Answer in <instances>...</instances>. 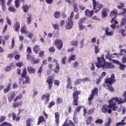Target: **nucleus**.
Returning a JSON list of instances; mask_svg holds the SVG:
<instances>
[{
	"label": "nucleus",
	"mask_w": 126,
	"mask_h": 126,
	"mask_svg": "<svg viewBox=\"0 0 126 126\" xmlns=\"http://www.w3.org/2000/svg\"><path fill=\"white\" fill-rule=\"evenodd\" d=\"M81 109H82V106H79L76 109H75L74 115L77 116V114L79 113V112L80 111V110H81Z\"/></svg>",
	"instance_id": "obj_22"
},
{
	"label": "nucleus",
	"mask_w": 126,
	"mask_h": 126,
	"mask_svg": "<svg viewBox=\"0 0 126 126\" xmlns=\"http://www.w3.org/2000/svg\"><path fill=\"white\" fill-rule=\"evenodd\" d=\"M86 20V17H84L81 18L80 20H79L78 22V25H82L83 24V22H84V21H85Z\"/></svg>",
	"instance_id": "obj_28"
},
{
	"label": "nucleus",
	"mask_w": 126,
	"mask_h": 126,
	"mask_svg": "<svg viewBox=\"0 0 126 126\" xmlns=\"http://www.w3.org/2000/svg\"><path fill=\"white\" fill-rule=\"evenodd\" d=\"M8 11H10V12H16V9H15V8H14V7H12V6H10L8 8Z\"/></svg>",
	"instance_id": "obj_32"
},
{
	"label": "nucleus",
	"mask_w": 126,
	"mask_h": 126,
	"mask_svg": "<svg viewBox=\"0 0 126 126\" xmlns=\"http://www.w3.org/2000/svg\"><path fill=\"white\" fill-rule=\"evenodd\" d=\"M67 121H68V119H66L65 121L64 122L63 124V126H69L68 123H67Z\"/></svg>",
	"instance_id": "obj_64"
},
{
	"label": "nucleus",
	"mask_w": 126,
	"mask_h": 126,
	"mask_svg": "<svg viewBox=\"0 0 126 126\" xmlns=\"http://www.w3.org/2000/svg\"><path fill=\"white\" fill-rule=\"evenodd\" d=\"M32 50L35 54H38V53H39V51H40V46L37 45H35L33 47Z\"/></svg>",
	"instance_id": "obj_21"
},
{
	"label": "nucleus",
	"mask_w": 126,
	"mask_h": 126,
	"mask_svg": "<svg viewBox=\"0 0 126 126\" xmlns=\"http://www.w3.org/2000/svg\"><path fill=\"white\" fill-rule=\"evenodd\" d=\"M85 14L87 17H92L94 14V11L93 10L89 11V9H87L85 11Z\"/></svg>",
	"instance_id": "obj_10"
},
{
	"label": "nucleus",
	"mask_w": 126,
	"mask_h": 126,
	"mask_svg": "<svg viewBox=\"0 0 126 126\" xmlns=\"http://www.w3.org/2000/svg\"><path fill=\"white\" fill-rule=\"evenodd\" d=\"M80 93H81V92L80 91H76L73 93V98L74 100L73 104L75 106H77V105H78V102H77L79 99L78 95H79Z\"/></svg>",
	"instance_id": "obj_4"
},
{
	"label": "nucleus",
	"mask_w": 126,
	"mask_h": 126,
	"mask_svg": "<svg viewBox=\"0 0 126 126\" xmlns=\"http://www.w3.org/2000/svg\"><path fill=\"white\" fill-rule=\"evenodd\" d=\"M32 15L29 14V17L27 18V23L29 25L32 22Z\"/></svg>",
	"instance_id": "obj_25"
},
{
	"label": "nucleus",
	"mask_w": 126,
	"mask_h": 126,
	"mask_svg": "<svg viewBox=\"0 0 126 126\" xmlns=\"http://www.w3.org/2000/svg\"><path fill=\"white\" fill-rule=\"evenodd\" d=\"M82 82V79H78L74 82L75 85H78V84H80V82Z\"/></svg>",
	"instance_id": "obj_41"
},
{
	"label": "nucleus",
	"mask_w": 126,
	"mask_h": 126,
	"mask_svg": "<svg viewBox=\"0 0 126 126\" xmlns=\"http://www.w3.org/2000/svg\"><path fill=\"white\" fill-rule=\"evenodd\" d=\"M100 52V48L98 45H94V53L95 54H98Z\"/></svg>",
	"instance_id": "obj_36"
},
{
	"label": "nucleus",
	"mask_w": 126,
	"mask_h": 126,
	"mask_svg": "<svg viewBox=\"0 0 126 126\" xmlns=\"http://www.w3.org/2000/svg\"><path fill=\"white\" fill-rule=\"evenodd\" d=\"M112 62H113L114 63H117V64H120L121 63L119 61L116 60H112Z\"/></svg>",
	"instance_id": "obj_63"
},
{
	"label": "nucleus",
	"mask_w": 126,
	"mask_h": 126,
	"mask_svg": "<svg viewBox=\"0 0 126 126\" xmlns=\"http://www.w3.org/2000/svg\"><path fill=\"white\" fill-rule=\"evenodd\" d=\"M61 16V12L60 11H56L54 13V17L56 19H59Z\"/></svg>",
	"instance_id": "obj_20"
},
{
	"label": "nucleus",
	"mask_w": 126,
	"mask_h": 126,
	"mask_svg": "<svg viewBox=\"0 0 126 126\" xmlns=\"http://www.w3.org/2000/svg\"><path fill=\"white\" fill-rule=\"evenodd\" d=\"M123 7H125V4L122 2L119 3V5L117 6V8L121 9V8H123Z\"/></svg>",
	"instance_id": "obj_38"
},
{
	"label": "nucleus",
	"mask_w": 126,
	"mask_h": 126,
	"mask_svg": "<svg viewBox=\"0 0 126 126\" xmlns=\"http://www.w3.org/2000/svg\"><path fill=\"white\" fill-rule=\"evenodd\" d=\"M105 58L108 61H112V54H110V52H108V54L105 55Z\"/></svg>",
	"instance_id": "obj_27"
},
{
	"label": "nucleus",
	"mask_w": 126,
	"mask_h": 126,
	"mask_svg": "<svg viewBox=\"0 0 126 126\" xmlns=\"http://www.w3.org/2000/svg\"><path fill=\"white\" fill-rule=\"evenodd\" d=\"M13 29L16 32L19 31V29H20V23L19 22H17L14 24Z\"/></svg>",
	"instance_id": "obj_14"
},
{
	"label": "nucleus",
	"mask_w": 126,
	"mask_h": 126,
	"mask_svg": "<svg viewBox=\"0 0 126 126\" xmlns=\"http://www.w3.org/2000/svg\"><path fill=\"white\" fill-rule=\"evenodd\" d=\"M30 82V78H29V76H27L25 77V80L23 81V84H26V83L29 84Z\"/></svg>",
	"instance_id": "obj_23"
},
{
	"label": "nucleus",
	"mask_w": 126,
	"mask_h": 126,
	"mask_svg": "<svg viewBox=\"0 0 126 126\" xmlns=\"http://www.w3.org/2000/svg\"><path fill=\"white\" fill-rule=\"evenodd\" d=\"M113 56H116L117 58H120V56H123V54H122L121 52L120 53H114Z\"/></svg>",
	"instance_id": "obj_53"
},
{
	"label": "nucleus",
	"mask_w": 126,
	"mask_h": 126,
	"mask_svg": "<svg viewBox=\"0 0 126 126\" xmlns=\"http://www.w3.org/2000/svg\"><path fill=\"white\" fill-rule=\"evenodd\" d=\"M41 100H45V104H48L50 101V94H45L41 97Z\"/></svg>",
	"instance_id": "obj_9"
},
{
	"label": "nucleus",
	"mask_w": 126,
	"mask_h": 126,
	"mask_svg": "<svg viewBox=\"0 0 126 126\" xmlns=\"http://www.w3.org/2000/svg\"><path fill=\"white\" fill-rule=\"evenodd\" d=\"M27 74V71L26 70V68H24L23 72L22 74V77H25Z\"/></svg>",
	"instance_id": "obj_43"
},
{
	"label": "nucleus",
	"mask_w": 126,
	"mask_h": 126,
	"mask_svg": "<svg viewBox=\"0 0 126 126\" xmlns=\"http://www.w3.org/2000/svg\"><path fill=\"white\" fill-rule=\"evenodd\" d=\"M98 88H94L92 91V94H93L94 95H97V94H98Z\"/></svg>",
	"instance_id": "obj_37"
},
{
	"label": "nucleus",
	"mask_w": 126,
	"mask_h": 126,
	"mask_svg": "<svg viewBox=\"0 0 126 126\" xmlns=\"http://www.w3.org/2000/svg\"><path fill=\"white\" fill-rule=\"evenodd\" d=\"M52 27H53L54 29L57 30L59 29V26L58 24H53L52 25Z\"/></svg>",
	"instance_id": "obj_59"
},
{
	"label": "nucleus",
	"mask_w": 126,
	"mask_h": 126,
	"mask_svg": "<svg viewBox=\"0 0 126 126\" xmlns=\"http://www.w3.org/2000/svg\"><path fill=\"white\" fill-rule=\"evenodd\" d=\"M126 122L125 123H122L121 121V122H119L116 124V126H125L126 125Z\"/></svg>",
	"instance_id": "obj_57"
},
{
	"label": "nucleus",
	"mask_w": 126,
	"mask_h": 126,
	"mask_svg": "<svg viewBox=\"0 0 126 126\" xmlns=\"http://www.w3.org/2000/svg\"><path fill=\"white\" fill-rule=\"evenodd\" d=\"M104 55L102 54L101 58L97 57V63H95V65L97 68L102 67L103 69L105 68H114V65L110 62H106Z\"/></svg>",
	"instance_id": "obj_1"
},
{
	"label": "nucleus",
	"mask_w": 126,
	"mask_h": 126,
	"mask_svg": "<svg viewBox=\"0 0 126 126\" xmlns=\"http://www.w3.org/2000/svg\"><path fill=\"white\" fill-rule=\"evenodd\" d=\"M78 41L77 40H72L71 42V46H75V47H77L78 46Z\"/></svg>",
	"instance_id": "obj_31"
},
{
	"label": "nucleus",
	"mask_w": 126,
	"mask_h": 126,
	"mask_svg": "<svg viewBox=\"0 0 126 126\" xmlns=\"http://www.w3.org/2000/svg\"><path fill=\"white\" fill-rule=\"evenodd\" d=\"M32 56L30 54H27V58L28 61H30L31 60H32Z\"/></svg>",
	"instance_id": "obj_60"
},
{
	"label": "nucleus",
	"mask_w": 126,
	"mask_h": 126,
	"mask_svg": "<svg viewBox=\"0 0 126 126\" xmlns=\"http://www.w3.org/2000/svg\"><path fill=\"white\" fill-rule=\"evenodd\" d=\"M61 103H63V99L61 98V97H58L56 104H61Z\"/></svg>",
	"instance_id": "obj_48"
},
{
	"label": "nucleus",
	"mask_w": 126,
	"mask_h": 126,
	"mask_svg": "<svg viewBox=\"0 0 126 126\" xmlns=\"http://www.w3.org/2000/svg\"><path fill=\"white\" fill-rule=\"evenodd\" d=\"M66 2H67L69 4L72 5L73 2L74 1V0H65Z\"/></svg>",
	"instance_id": "obj_55"
},
{
	"label": "nucleus",
	"mask_w": 126,
	"mask_h": 126,
	"mask_svg": "<svg viewBox=\"0 0 126 126\" xmlns=\"http://www.w3.org/2000/svg\"><path fill=\"white\" fill-rule=\"evenodd\" d=\"M22 8L25 13H27V12H28V10H29V7L28 6V5H25L23 6Z\"/></svg>",
	"instance_id": "obj_24"
},
{
	"label": "nucleus",
	"mask_w": 126,
	"mask_h": 126,
	"mask_svg": "<svg viewBox=\"0 0 126 126\" xmlns=\"http://www.w3.org/2000/svg\"><path fill=\"white\" fill-rule=\"evenodd\" d=\"M126 17L123 18L121 21V25H123V26L126 25Z\"/></svg>",
	"instance_id": "obj_44"
},
{
	"label": "nucleus",
	"mask_w": 126,
	"mask_h": 126,
	"mask_svg": "<svg viewBox=\"0 0 126 126\" xmlns=\"http://www.w3.org/2000/svg\"><path fill=\"white\" fill-rule=\"evenodd\" d=\"M53 62L54 63H56V68L54 69V72L58 73L60 70V64L58 63V61L56 59L53 60Z\"/></svg>",
	"instance_id": "obj_11"
},
{
	"label": "nucleus",
	"mask_w": 126,
	"mask_h": 126,
	"mask_svg": "<svg viewBox=\"0 0 126 126\" xmlns=\"http://www.w3.org/2000/svg\"><path fill=\"white\" fill-rule=\"evenodd\" d=\"M102 30L104 31V34L106 35V36H113L114 33H115L114 30L110 31V28L108 27H103Z\"/></svg>",
	"instance_id": "obj_6"
},
{
	"label": "nucleus",
	"mask_w": 126,
	"mask_h": 126,
	"mask_svg": "<svg viewBox=\"0 0 126 126\" xmlns=\"http://www.w3.org/2000/svg\"><path fill=\"white\" fill-rule=\"evenodd\" d=\"M66 23L67 25L65 26V28L66 29H72V26L73 25V22L71 21V19H67L66 20Z\"/></svg>",
	"instance_id": "obj_8"
},
{
	"label": "nucleus",
	"mask_w": 126,
	"mask_h": 126,
	"mask_svg": "<svg viewBox=\"0 0 126 126\" xmlns=\"http://www.w3.org/2000/svg\"><path fill=\"white\" fill-rule=\"evenodd\" d=\"M117 15H118V9H114L112 11L110 12L109 16H110V17H113V16L114 17L112 19L111 23H114V22L115 24H118V21L115 20L116 16H117Z\"/></svg>",
	"instance_id": "obj_3"
},
{
	"label": "nucleus",
	"mask_w": 126,
	"mask_h": 126,
	"mask_svg": "<svg viewBox=\"0 0 126 126\" xmlns=\"http://www.w3.org/2000/svg\"><path fill=\"white\" fill-rule=\"evenodd\" d=\"M27 52L28 54H32V50H31V47L28 46L27 49Z\"/></svg>",
	"instance_id": "obj_49"
},
{
	"label": "nucleus",
	"mask_w": 126,
	"mask_h": 126,
	"mask_svg": "<svg viewBox=\"0 0 126 126\" xmlns=\"http://www.w3.org/2000/svg\"><path fill=\"white\" fill-rule=\"evenodd\" d=\"M70 84H71V79H70L69 77H68L67 79V85L66 86V88H69Z\"/></svg>",
	"instance_id": "obj_29"
},
{
	"label": "nucleus",
	"mask_w": 126,
	"mask_h": 126,
	"mask_svg": "<svg viewBox=\"0 0 126 126\" xmlns=\"http://www.w3.org/2000/svg\"><path fill=\"white\" fill-rule=\"evenodd\" d=\"M17 66H18L19 67H21L22 65H23V63L21 62H19L17 63H16Z\"/></svg>",
	"instance_id": "obj_62"
},
{
	"label": "nucleus",
	"mask_w": 126,
	"mask_h": 126,
	"mask_svg": "<svg viewBox=\"0 0 126 126\" xmlns=\"http://www.w3.org/2000/svg\"><path fill=\"white\" fill-rule=\"evenodd\" d=\"M27 28L26 26L24 25L21 29L22 34H28V31H27Z\"/></svg>",
	"instance_id": "obj_17"
},
{
	"label": "nucleus",
	"mask_w": 126,
	"mask_h": 126,
	"mask_svg": "<svg viewBox=\"0 0 126 126\" xmlns=\"http://www.w3.org/2000/svg\"><path fill=\"white\" fill-rule=\"evenodd\" d=\"M43 121H44V117H43V116L40 117L38 119V122L37 124V126H39V125H40V124H41V123H42V122H43Z\"/></svg>",
	"instance_id": "obj_40"
},
{
	"label": "nucleus",
	"mask_w": 126,
	"mask_h": 126,
	"mask_svg": "<svg viewBox=\"0 0 126 126\" xmlns=\"http://www.w3.org/2000/svg\"><path fill=\"white\" fill-rule=\"evenodd\" d=\"M34 122V119L32 118H28L26 121V126H31L32 123Z\"/></svg>",
	"instance_id": "obj_18"
},
{
	"label": "nucleus",
	"mask_w": 126,
	"mask_h": 126,
	"mask_svg": "<svg viewBox=\"0 0 126 126\" xmlns=\"http://www.w3.org/2000/svg\"><path fill=\"white\" fill-rule=\"evenodd\" d=\"M11 90V84L9 83L6 87V88L3 90L4 94H6L7 92H9Z\"/></svg>",
	"instance_id": "obj_15"
},
{
	"label": "nucleus",
	"mask_w": 126,
	"mask_h": 126,
	"mask_svg": "<svg viewBox=\"0 0 126 126\" xmlns=\"http://www.w3.org/2000/svg\"><path fill=\"white\" fill-rule=\"evenodd\" d=\"M55 123L58 125L60 123V113L56 112L55 113Z\"/></svg>",
	"instance_id": "obj_16"
},
{
	"label": "nucleus",
	"mask_w": 126,
	"mask_h": 126,
	"mask_svg": "<svg viewBox=\"0 0 126 126\" xmlns=\"http://www.w3.org/2000/svg\"><path fill=\"white\" fill-rule=\"evenodd\" d=\"M15 96V93L12 92L10 94V96L8 97L9 101H11V100L14 99Z\"/></svg>",
	"instance_id": "obj_30"
},
{
	"label": "nucleus",
	"mask_w": 126,
	"mask_h": 126,
	"mask_svg": "<svg viewBox=\"0 0 126 126\" xmlns=\"http://www.w3.org/2000/svg\"><path fill=\"white\" fill-rule=\"evenodd\" d=\"M15 43V38H14V37H13L12 39L11 49H12V48H13V47H14Z\"/></svg>",
	"instance_id": "obj_47"
},
{
	"label": "nucleus",
	"mask_w": 126,
	"mask_h": 126,
	"mask_svg": "<svg viewBox=\"0 0 126 126\" xmlns=\"http://www.w3.org/2000/svg\"><path fill=\"white\" fill-rule=\"evenodd\" d=\"M75 55H72L69 58V62L70 63L71 61H75Z\"/></svg>",
	"instance_id": "obj_42"
},
{
	"label": "nucleus",
	"mask_w": 126,
	"mask_h": 126,
	"mask_svg": "<svg viewBox=\"0 0 126 126\" xmlns=\"http://www.w3.org/2000/svg\"><path fill=\"white\" fill-rule=\"evenodd\" d=\"M53 34L54 38H57V37H59L60 32L59 31H54L53 32Z\"/></svg>",
	"instance_id": "obj_34"
},
{
	"label": "nucleus",
	"mask_w": 126,
	"mask_h": 126,
	"mask_svg": "<svg viewBox=\"0 0 126 126\" xmlns=\"http://www.w3.org/2000/svg\"><path fill=\"white\" fill-rule=\"evenodd\" d=\"M102 78H103V77L102 76H100L96 81V84H99V83L101 82Z\"/></svg>",
	"instance_id": "obj_56"
},
{
	"label": "nucleus",
	"mask_w": 126,
	"mask_h": 126,
	"mask_svg": "<svg viewBox=\"0 0 126 126\" xmlns=\"http://www.w3.org/2000/svg\"><path fill=\"white\" fill-rule=\"evenodd\" d=\"M115 82V75L111 74V77L105 80V84L107 87L112 86V84Z\"/></svg>",
	"instance_id": "obj_5"
},
{
	"label": "nucleus",
	"mask_w": 126,
	"mask_h": 126,
	"mask_svg": "<svg viewBox=\"0 0 126 126\" xmlns=\"http://www.w3.org/2000/svg\"><path fill=\"white\" fill-rule=\"evenodd\" d=\"M119 68L121 70H125L126 69V65L121 63L120 64Z\"/></svg>",
	"instance_id": "obj_39"
},
{
	"label": "nucleus",
	"mask_w": 126,
	"mask_h": 126,
	"mask_svg": "<svg viewBox=\"0 0 126 126\" xmlns=\"http://www.w3.org/2000/svg\"><path fill=\"white\" fill-rule=\"evenodd\" d=\"M78 27L80 29V31H82V30L85 28V27L82 25H78Z\"/></svg>",
	"instance_id": "obj_50"
},
{
	"label": "nucleus",
	"mask_w": 126,
	"mask_h": 126,
	"mask_svg": "<svg viewBox=\"0 0 126 126\" xmlns=\"http://www.w3.org/2000/svg\"><path fill=\"white\" fill-rule=\"evenodd\" d=\"M79 8H80V9H81L82 10H84V9H85L86 8V7H85L84 5H82V4H80L79 5Z\"/></svg>",
	"instance_id": "obj_61"
},
{
	"label": "nucleus",
	"mask_w": 126,
	"mask_h": 126,
	"mask_svg": "<svg viewBox=\"0 0 126 126\" xmlns=\"http://www.w3.org/2000/svg\"><path fill=\"white\" fill-rule=\"evenodd\" d=\"M111 101H112V99L108 101V103H109V104L108 106L104 105L102 107L101 111L102 113H104V114H106V113L108 112V114H111L112 113V110L111 109L108 110V109H112L113 111H117V110H118V106H116L117 105H115L112 107H109V106L111 105Z\"/></svg>",
	"instance_id": "obj_2"
},
{
	"label": "nucleus",
	"mask_w": 126,
	"mask_h": 126,
	"mask_svg": "<svg viewBox=\"0 0 126 126\" xmlns=\"http://www.w3.org/2000/svg\"><path fill=\"white\" fill-rule=\"evenodd\" d=\"M27 71L28 72H29V73H35L36 72V70L35 68L30 66L27 67Z\"/></svg>",
	"instance_id": "obj_19"
},
{
	"label": "nucleus",
	"mask_w": 126,
	"mask_h": 126,
	"mask_svg": "<svg viewBox=\"0 0 126 126\" xmlns=\"http://www.w3.org/2000/svg\"><path fill=\"white\" fill-rule=\"evenodd\" d=\"M83 82H86V81H90V78L89 77H86L85 78L82 79Z\"/></svg>",
	"instance_id": "obj_52"
},
{
	"label": "nucleus",
	"mask_w": 126,
	"mask_h": 126,
	"mask_svg": "<svg viewBox=\"0 0 126 126\" xmlns=\"http://www.w3.org/2000/svg\"><path fill=\"white\" fill-rule=\"evenodd\" d=\"M54 105H55V102L53 101L50 103L48 108H49V109H51V108H52L53 106H54Z\"/></svg>",
	"instance_id": "obj_54"
},
{
	"label": "nucleus",
	"mask_w": 126,
	"mask_h": 126,
	"mask_svg": "<svg viewBox=\"0 0 126 126\" xmlns=\"http://www.w3.org/2000/svg\"><path fill=\"white\" fill-rule=\"evenodd\" d=\"M63 41L60 39H56L55 41V45L56 47H57V49L60 51L63 49Z\"/></svg>",
	"instance_id": "obj_7"
},
{
	"label": "nucleus",
	"mask_w": 126,
	"mask_h": 126,
	"mask_svg": "<svg viewBox=\"0 0 126 126\" xmlns=\"http://www.w3.org/2000/svg\"><path fill=\"white\" fill-rule=\"evenodd\" d=\"M99 2H97L96 1L93 2V9H96V7L99 5Z\"/></svg>",
	"instance_id": "obj_35"
},
{
	"label": "nucleus",
	"mask_w": 126,
	"mask_h": 126,
	"mask_svg": "<svg viewBox=\"0 0 126 126\" xmlns=\"http://www.w3.org/2000/svg\"><path fill=\"white\" fill-rule=\"evenodd\" d=\"M32 63H39V60L36 59V58L34 57L32 58Z\"/></svg>",
	"instance_id": "obj_33"
},
{
	"label": "nucleus",
	"mask_w": 126,
	"mask_h": 126,
	"mask_svg": "<svg viewBox=\"0 0 126 126\" xmlns=\"http://www.w3.org/2000/svg\"><path fill=\"white\" fill-rule=\"evenodd\" d=\"M24 2H25V0H16L15 2L16 8H18L19 7V4L24 5Z\"/></svg>",
	"instance_id": "obj_12"
},
{
	"label": "nucleus",
	"mask_w": 126,
	"mask_h": 126,
	"mask_svg": "<svg viewBox=\"0 0 126 126\" xmlns=\"http://www.w3.org/2000/svg\"><path fill=\"white\" fill-rule=\"evenodd\" d=\"M5 71H10L11 70V67L10 66H7L5 68Z\"/></svg>",
	"instance_id": "obj_58"
},
{
	"label": "nucleus",
	"mask_w": 126,
	"mask_h": 126,
	"mask_svg": "<svg viewBox=\"0 0 126 126\" xmlns=\"http://www.w3.org/2000/svg\"><path fill=\"white\" fill-rule=\"evenodd\" d=\"M47 83L49 85V89L51 90L53 86V80H52L51 77H48L46 80Z\"/></svg>",
	"instance_id": "obj_13"
},
{
	"label": "nucleus",
	"mask_w": 126,
	"mask_h": 126,
	"mask_svg": "<svg viewBox=\"0 0 126 126\" xmlns=\"http://www.w3.org/2000/svg\"><path fill=\"white\" fill-rule=\"evenodd\" d=\"M44 53H45L44 51H40L39 53V57L43 58V57H44Z\"/></svg>",
	"instance_id": "obj_51"
},
{
	"label": "nucleus",
	"mask_w": 126,
	"mask_h": 126,
	"mask_svg": "<svg viewBox=\"0 0 126 126\" xmlns=\"http://www.w3.org/2000/svg\"><path fill=\"white\" fill-rule=\"evenodd\" d=\"M107 10H108V9H105L104 8L102 11V17H106V16L108 15L107 14Z\"/></svg>",
	"instance_id": "obj_26"
},
{
	"label": "nucleus",
	"mask_w": 126,
	"mask_h": 126,
	"mask_svg": "<svg viewBox=\"0 0 126 126\" xmlns=\"http://www.w3.org/2000/svg\"><path fill=\"white\" fill-rule=\"evenodd\" d=\"M66 57H64L62 59L61 63L63 64H65V61H66Z\"/></svg>",
	"instance_id": "obj_45"
},
{
	"label": "nucleus",
	"mask_w": 126,
	"mask_h": 126,
	"mask_svg": "<svg viewBox=\"0 0 126 126\" xmlns=\"http://www.w3.org/2000/svg\"><path fill=\"white\" fill-rule=\"evenodd\" d=\"M95 124H99V125H101V124H103V120H102V119H97L95 121Z\"/></svg>",
	"instance_id": "obj_46"
}]
</instances>
